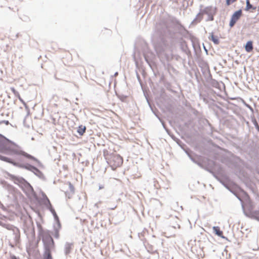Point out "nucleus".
<instances>
[{
	"mask_svg": "<svg viewBox=\"0 0 259 259\" xmlns=\"http://www.w3.org/2000/svg\"><path fill=\"white\" fill-rule=\"evenodd\" d=\"M213 230L216 235L220 237H223V233L221 231L219 227H213Z\"/></svg>",
	"mask_w": 259,
	"mask_h": 259,
	"instance_id": "obj_6",
	"label": "nucleus"
},
{
	"mask_svg": "<svg viewBox=\"0 0 259 259\" xmlns=\"http://www.w3.org/2000/svg\"><path fill=\"white\" fill-rule=\"evenodd\" d=\"M253 42L252 41H248L247 42L245 46V51L247 52H250L253 50Z\"/></svg>",
	"mask_w": 259,
	"mask_h": 259,
	"instance_id": "obj_5",
	"label": "nucleus"
},
{
	"mask_svg": "<svg viewBox=\"0 0 259 259\" xmlns=\"http://www.w3.org/2000/svg\"><path fill=\"white\" fill-rule=\"evenodd\" d=\"M9 259H17V258H16V257L15 255H12L10 256Z\"/></svg>",
	"mask_w": 259,
	"mask_h": 259,
	"instance_id": "obj_16",
	"label": "nucleus"
},
{
	"mask_svg": "<svg viewBox=\"0 0 259 259\" xmlns=\"http://www.w3.org/2000/svg\"><path fill=\"white\" fill-rule=\"evenodd\" d=\"M71 249V245L70 244H68L67 246L65 248V252L66 254H68L70 253Z\"/></svg>",
	"mask_w": 259,
	"mask_h": 259,
	"instance_id": "obj_13",
	"label": "nucleus"
},
{
	"mask_svg": "<svg viewBox=\"0 0 259 259\" xmlns=\"http://www.w3.org/2000/svg\"><path fill=\"white\" fill-rule=\"evenodd\" d=\"M254 123H255L256 124H257V122H256V121L255 120L254 121Z\"/></svg>",
	"mask_w": 259,
	"mask_h": 259,
	"instance_id": "obj_17",
	"label": "nucleus"
},
{
	"mask_svg": "<svg viewBox=\"0 0 259 259\" xmlns=\"http://www.w3.org/2000/svg\"><path fill=\"white\" fill-rule=\"evenodd\" d=\"M110 163L111 166L115 168L119 167L123 163L122 157L118 154L113 155L111 157Z\"/></svg>",
	"mask_w": 259,
	"mask_h": 259,
	"instance_id": "obj_3",
	"label": "nucleus"
},
{
	"mask_svg": "<svg viewBox=\"0 0 259 259\" xmlns=\"http://www.w3.org/2000/svg\"><path fill=\"white\" fill-rule=\"evenodd\" d=\"M44 259H52V257L51 256V251L45 252Z\"/></svg>",
	"mask_w": 259,
	"mask_h": 259,
	"instance_id": "obj_11",
	"label": "nucleus"
},
{
	"mask_svg": "<svg viewBox=\"0 0 259 259\" xmlns=\"http://www.w3.org/2000/svg\"><path fill=\"white\" fill-rule=\"evenodd\" d=\"M5 227H6L7 229L9 230H13L14 232H16L17 233H19V229L15 227H13V226L9 225H5L4 226Z\"/></svg>",
	"mask_w": 259,
	"mask_h": 259,
	"instance_id": "obj_9",
	"label": "nucleus"
},
{
	"mask_svg": "<svg viewBox=\"0 0 259 259\" xmlns=\"http://www.w3.org/2000/svg\"><path fill=\"white\" fill-rule=\"evenodd\" d=\"M242 15V12L241 10L236 11L232 16L231 20L230 21L229 25L230 27L234 26L237 21L240 18Z\"/></svg>",
	"mask_w": 259,
	"mask_h": 259,
	"instance_id": "obj_4",
	"label": "nucleus"
},
{
	"mask_svg": "<svg viewBox=\"0 0 259 259\" xmlns=\"http://www.w3.org/2000/svg\"><path fill=\"white\" fill-rule=\"evenodd\" d=\"M18 150L8 144L0 145V159L14 164V157L18 154Z\"/></svg>",
	"mask_w": 259,
	"mask_h": 259,
	"instance_id": "obj_1",
	"label": "nucleus"
},
{
	"mask_svg": "<svg viewBox=\"0 0 259 259\" xmlns=\"http://www.w3.org/2000/svg\"><path fill=\"white\" fill-rule=\"evenodd\" d=\"M85 130L86 127L84 126L80 125L78 128L77 132L80 136H82L85 133Z\"/></svg>",
	"mask_w": 259,
	"mask_h": 259,
	"instance_id": "obj_7",
	"label": "nucleus"
},
{
	"mask_svg": "<svg viewBox=\"0 0 259 259\" xmlns=\"http://www.w3.org/2000/svg\"><path fill=\"white\" fill-rule=\"evenodd\" d=\"M211 40L215 44H218L219 43V40L218 37L213 35L211 36Z\"/></svg>",
	"mask_w": 259,
	"mask_h": 259,
	"instance_id": "obj_12",
	"label": "nucleus"
},
{
	"mask_svg": "<svg viewBox=\"0 0 259 259\" xmlns=\"http://www.w3.org/2000/svg\"><path fill=\"white\" fill-rule=\"evenodd\" d=\"M246 6L245 8V10L248 11L250 9H252L253 10H255L256 9V7H253L249 2V0H246Z\"/></svg>",
	"mask_w": 259,
	"mask_h": 259,
	"instance_id": "obj_8",
	"label": "nucleus"
},
{
	"mask_svg": "<svg viewBox=\"0 0 259 259\" xmlns=\"http://www.w3.org/2000/svg\"><path fill=\"white\" fill-rule=\"evenodd\" d=\"M42 241L45 246V252L51 251L54 247V242L52 237L49 234H45L42 236Z\"/></svg>",
	"mask_w": 259,
	"mask_h": 259,
	"instance_id": "obj_2",
	"label": "nucleus"
},
{
	"mask_svg": "<svg viewBox=\"0 0 259 259\" xmlns=\"http://www.w3.org/2000/svg\"><path fill=\"white\" fill-rule=\"evenodd\" d=\"M11 90L12 91V92L13 93V94H14V95L17 97L19 100H21V97H20V95L19 93V92L18 91H17L14 88H11Z\"/></svg>",
	"mask_w": 259,
	"mask_h": 259,
	"instance_id": "obj_10",
	"label": "nucleus"
},
{
	"mask_svg": "<svg viewBox=\"0 0 259 259\" xmlns=\"http://www.w3.org/2000/svg\"><path fill=\"white\" fill-rule=\"evenodd\" d=\"M2 123H5L6 125H8L9 124V122L8 120H2L0 121V124Z\"/></svg>",
	"mask_w": 259,
	"mask_h": 259,
	"instance_id": "obj_15",
	"label": "nucleus"
},
{
	"mask_svg": "<svg viewBox=\"0 0 259 259\" xmlns=\"http://www.w3.org/2000/svg\"><path fill=\"white\" fill-rule=\"evenodd\" d=\"M237 0H226V5L227 6H230L231 4L236 2Z\"/></svg>",
	"mask_w": 259,
	"mask_h": 259,
	"instance_id": "obj_14",
	"label": "nucleus"
}]
</instances>
